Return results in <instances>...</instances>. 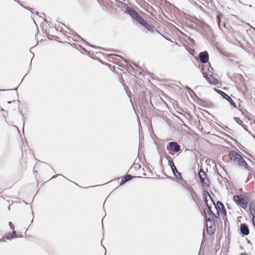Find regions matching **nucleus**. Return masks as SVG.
I'll use <instances>...</instances> for the list:
<instances>
[{
  "label": "nucleus",
  "instance_id": "obj_1",
  "mask_svg": "<svg viewBox=\"0 0 255 255\" xmlns=\"http://www.w3.org/2000/svg\"><path fill=\"white\" fill-rule=\"evenodd\" d=\"M230 156L232 161H234L236 165L246 167L247 163L241 156L235 151H231L230 152Z\"/></svg>",
  "mask_w": 255,
  "mask_h": 255
},
{
  "label": "nucleus",
  "instance_id": "obj_2",
  "mask_svg": "<svg viewBox=\"0 0 255 255\" xmlns=\"http://www.w3.org/2000/svg\"><path fill=\"white\" fill-rule=\"evenodd\" d=\"M128 13L134 19H135L137 22H138L141 25L145 27H146L147 25H148L147 24L146 22L133 10L130 9L128 11Z\"/></svg>",
  "mask_w": 255,
  "mask_h": 255
},
{
  "label": "nucleus",
  "instance_id": "obj_3",
  "mask_svg": "<svg viewBox=\"0 0 255 255\" xmlns=\"http://www.w3.org/2000/svg\"><path fill=\"white\" fill-rule=\"evenodd\" d=\"M234 201L239 206L243 208H245L247 205V200L246 198L242 196H235L234 197Z\"/></svg>",
  "mask_w": 255,
  "mask_h": 255
},
{
  "label": "nucleus",
  "instance_id": "obj_4",
  "mask_svg": "<svg viewBox=\"0 0 255 255\" xmlns=\"http://www.w3.org/2000/svg\"><path fill=\"white\" fill-rule=\"evenodd\" d=\"M217 92L219 93L220 94H221L222 95V96L226 100H227L230 104L231 105H232L234 108H236V105L235 104V103L234 102V101H233V100L232 99V98L229 96L227 94H226L225 93L223 92V91H221L219 90H216Z\"/></svg>",
  "mask_w": 255,
  "mask_h": 255
},
{
  "label": "nucleus",
  "instance_id": "obj_5",
  "mask_svg": "<svg viewBox=\"0 0 255 255\" xmlns=\"http://www.w3.org/2000/svg\"><path fill=\"white\" fill-rule=\"evenodd\" d=\"M204 77L208 80V81L213 84H217L218 80L215 79L211 74H207L205 72H203Z\"/></svg>",
  "mask_w": 255,
  "mask_h": 255
},
{
  "label": "nucleus",
  "instance_id": "obj_6",
  "mask_svg": "<svg viewBox=\"0 0 255 255\" xmlns=\"http://www.w3.org/2000/svg\"><path fill=\"white\" fill-rule=\"evenodd\" d=\"M200 59L202 63H207L209 60V55L206 51L200 53Z\"/></svg>",
  "mask_w": 255,
  "mask_h": 255
},
{
  "label": "nucleus",
  "instance_id": "obj_7",
  "mask_svg": "<svg viewBox=\"0 0 255 255\" xmlns=\"http://www.w3.org/2000/svg\"><path fill=\"white\" fill-rule=\"evenodd\" d=\"M199 175L201 179V182L203 184H207L208 183V180L205 178V172L204 171L201 170L199 173Z\"/></svg>",
  "mask_w": 255,
  "mask_h": 255
},
{
  "label": "nucleus",
  "instance_id": "obj_8",
  "mask_svg": "<svg viewBox=\"0 0 255 255\" xmlns=\"http://www.w3.org/2000/svg\"><path fill=\"white\" fill-rule=\"evenodd\" d=\"M169 146L172 148V150L175 152H178L180 150V146L176 142H171L169 143Z\"/></svg>",
  "mask_w": 255,
  "mask_h": 255
},
{
  "label": "nucleus",
  "instance_id": "obj_9",
  "mask_svg": "<svg viewBox=\"0 0 255 255\" xmlns=\"http://www.w3.org/2000/svg\"><path fill=\"white\" fill-rule=\"evenodd\" d=\"M240 229L242 233L245 235H248L249 234V230L246 225L243 224L241 225Z\"/></svg>",
  "mask_w": 255,
  "mask_h": 255
},
{
  "label": "nucleus",
  "instance_id": "obj_10",
  "mask_svg": "<svg viewBox=\"0 0 255 255\" xmlns=\"http://www.w3.org/2000/svg\"><path fill=\"white\" fill-rule=\"evenodd\" d=\"M217 206L218 209L222 212V213L225 214V210H224V207L223 204L220 202H218L217 203Z\"/></svg>",
  "mask_w": 255,
  "mask_h": 255
},
{
  "label": "nucleus",
  "instance_id": "obj_11",
  "mask_svg": "<svg viewBox=\"0 0 255 255\" xmlns=\"http://www.w3.org/2000/svg\"><path fill=\"white\" fill-rule=\"evenodd\" d=\"M168 164H169V165H170L171 169L172 170L173 172L174 173V170H176V169L175 166L174 165L173 161H169Z\"/></svg>",
  "mask_w": 255,
  "mask_h": 255
},
{
  "label": "nucleus",
  "instance_id": "obj_12",
  "mask_svg": "<svg viewBox=\"0 0 255 255\" xmlns=\"http://www.w3.org/2000/svg\"><path fill=\"white\" fill-rule=\"evenodd\" d=\"M132 178V177L129 175H127L125 177V180L122 181V182L121 183V184L122 183H124L125 182H126V181H128L130 179H131Z\"/></svg>",
  "mask_w": 255,
  "mask_h": 255
},
{
  "label": "nucleus",
  "instance_id": "obj_13",
  "mask_svg": "<svg viewBox=\"0 0 255 255\" xmlns=\"http://www.w3.org/2000/svg\"><path fill=\"white\" fill-rule=\"evenodd\" d=\"M15 236V233L14 231H13L12 235H8L6 237L7 239H11L12 238H14Z\"/></svg>",
  "mask_w": 255,
  "mask_h": 255
},
{
  "label": "nucleus",
  "instance_id": "obj_14",
  "mask_svg": "<svg viewBox=\"0 0 255 255\" xmlns=\"http://www.w3.org/2000/svg\"><path fill=\"white\" fill-rule=\"evenodd\" d=\"M205 201H206V204H207V206H208V207L209 210H210V211L212 213H213V211H212V207H211L210 205H209V204L207 203V202H208V200L207 199V197H206V198H205Z\"/></svg>",
  "mask_w": 255,
  "mask_h": 255
},
{
  "label": "nucleus",
  "instance_id": "obj_15",
  "mask_svg": "<svg viewBox=\"0 0 255 255\" xmlns=\"http://www.w3.org/2000/svg\"><path fill=\"white\" fill-rule=\"evenodd\" d=\"M234 120L237 122V123H238L240 125H241V123H242V122L239 120L238 118H234Z\"/></svg>",
  "mask_w": 255,
  "mask_h": 255
},
{
  "label": "nucleus",
  "instance_id": "obj_16",
  "mask_svg": "<svg viewBox=\"0 0 255 255\" xmlns=\"http://www.w3.org/2000/svg\"><path fill=\"white\" fill-rule=\"evenodd\" d=\"M9 226H10V228H11V229H13V226L12 225V223H11V222H10L9 223Z\"/></svg>",
  "mask_w": 255,
  "mask_h": 255
},
{
  "label": "nucleus",
  "instance_id": "obj_17",
  "mask_svg": "<svg viewBox=\"0 0 255 255\" xmlns=\"http://www.w3.org/2000/svg\"><path fill=\"white\" fill-rule=\"evenodd\" d=\"M241 255H247L246 254H241Z\"/></svg>",
  "mask_w": 255,
  "mask_h": 255
},
{
  "label": "nucleus",
  "instance_id": "obj_18",
  "mask_svg": "<svg viewBox=\"0 0 255 255\" xmlns=\"http://www.w3.org/2000/svg\"><path fill=\"white\" fill-rule=\"evenodd\" d=\"M209 197L211 199L210 196L208 195Z\"/></svg>",
  "mask_w": 255,
  "mask_h": 255
}]
</instances>
